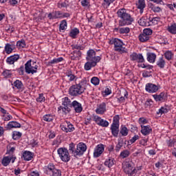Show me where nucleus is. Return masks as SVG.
Listing matches in <instances>:
<instances>
[{"mask_svg": "<svg viewBox=\"0 0 176 176\" xmlns=\"http://www.w3.org/2000/svg\"><path fill=\"white\" fill-rule=\"evenodd\" d=\"M119 116H116L113 117V123L111 126L110 129L111 130V134L113 137L117 138L119 135Z\"/></svg>", "mask_w": 176, "mask_h": 176, "instance_id": "423d86ee", "label": "nucleus"}, {"mask_svg": "<svg viewBox=\"0 0 176 176\" xmlns=\"http://www.w3.org/2000/svg\"><path fill=\"white\" fill-rule=\"evenodd\" d=\"M43 119L45 122H52L53 120V116L50 114H46L43 117Z\"/></svg>", "mask_w": 176, "mask_h": 176, "instance_id": "09e8293b", "label": "nucleus"}, {"mask_svg": "<svg viewBox=\"0 0 176 176\" xmlns=\"http://www.w3.org/2000/svg\"><path fill=\"white\" fill-rule=\"evenodd\" d=\"M79 34V29L75 28L74 29H72L69 33V36L71 38H73V39H75L76 38V35H78Z\"/></svg>", "mask_w": 176, "mask_h": 176, "instance_id": "2f4dec72", "label": "nucleus"}, {"mask_svg": "<svg viewBox=\"0 0 176 176\" xmlns=\"http://www.w3.org/2000/svg\"><path fill=\"white\" fill-rule=\"evenodd\" d=\"M120 134L122 135V137H126L129 135V129L126 126H121V129L120 131Z\"/></svg>", "mask_w": 176, "mask_h": 176, "instance_id": "c9c22d12", "label": "nucleus"}, {"mask_svg": "<svg viewBox=\"0 0 176 176\" xmlns=\"http://www.w3.org/2000/svg\"><path fill=\"white\" fill-rule=\"evenodd\" d=\"M72 108L74 109L76 113H80L83 111V107H82V104L79 102L74 100L72 102Z\"/></svg>", "mask_w": 176, "mask_h": 176, "instance_id": "dca6fc26", "label": "nucleus"}, {"mask_svg": "<svg viewBox=\"0 0 176 176\" xmlns=\"http://www.w3.org/2000/svg\"><path fill=\"white\" fill-rule=\"evenodd\" d=\"M66 27H67V21L66 20L62 21L59 26V30H65Z\"/></svg>", "mask_w": 176, "mask_h": 176, "instance_id": "13d9d810", "label": "nucleus"}, {"mask_svg": "<svg viewBox=\"0 0 176 176\" xmlns=\"http://www.w3.org/2000/svg\"><path fill=\"white\" fill-rule=\"evenodd\" d=\"M3 75L5 78H10V76H12V73L10 72V70H5L3 72Z\"/></svg>", "mask_w": 176, "mask_h": 176, "instance_id": "052dcab7", "label": "nucleus"}, {"mask_svg": "<svg viewBox=\"0 0 176 176\" xmlns=\"http://www.w3.org/2000/svg\"><path fill=\"white\" fill-rule=\"evenodd\" d=\"M32 61V60H29L25 64V71L26 74H32V75H34V74H36L38 65H35L34 66H32L31 64Z\"/></svg>", "mask_w": 176, "mask_h": 176, "instance_id": "6e6552de", "label": "nucleus"}, {"mask_svg": "<svg viewBox=\"0 0 176 176\" xmlns=\"http://www.w3.org/2000/svg\"><path fill=\"white\" fill-rule=\"evenodd\" d=\"M150 9L154 12V13H160L162 12V8L159 6H155L153 4L150 5Z\"/></svg>", "mask_w": 176, "mask_h": 176, "instance_id": "4c0bfd02", "label": "nucleus"}, {"mask_svg": "<svg viewBox=\"0 0 176 176\" xmlns=\"http://www.w3.org/2000/svg\"><path fill=\"white\" fill-rule=\"evenodd\" d=\"M19 58H20V55L14 54L7 58L6 63L7 64L12 65V64H14V63H16V61H17Z\"/></svg>", "mask_w": 176, "mask_h": 176, "instance_id": "a211bd4d", "label": "nucleus"}, {"mask_svg": "<svg viewBox=\"0 0 176 176\" xmlns=\"http://www.w3.org/2000/svg\"><path fill=\"white\" fill-rule=\"evenodd\" d=\"M167 112H168V110L162 107L158 110V111H157V114L159 115V113H160L161 115H163V113H167Z\"/></svg>", "mask_w": 176, "mask_h": 176, "instance_id": "864d4df0", "label": "nucleus"}, {"mask_svg": "<svg viewBox=\"0 0 176 176\" xmlns=\"http://www.w3.org/2000/svg\"><path fill=\"white\" fill-rule=\"evenodd\" d=\"M8 129H20L21 124L16 121H11L7 124Z\"/></svg>", "mask_w": 176, "mask_h": 176, "instance_id": "b1692460", "label": "nucleus"}, {"mask_svg": "<svg viewBox=\"0 0 176 176\" xmlns=\"http://www.w3.org/2000/svg\"><path fill=\"white\" fill-rule=\"evenodd\" d=\"M129 58L131 61H136V63H144L145 59L142 54H137V52H133L130 56Z\"/></svg>", "mask_w": 176, "mask_h": 176, "instance_id": "f8f14e48", "label": "nucleus"}, {"mask_svg": "<svg viewBox=\"0 0 176 176\" xmlns=\"http://www.w3.org/2000/svg\"><path fill=\"white\" fill-rule=\"evenodd\" d=\"M145 90L147 93H156L159 90V87L153 83L148 82L146 85Z\"/></svg>", "mask_w": 176, "mask_h": 176, "instance_id": "4468645a", "label": "nucleus"}, {"mask_svg": "<svg viewBox=\"0 0 176 176\" xmlns=\"http://www.w3.org/2000/svg\"><path fill=\"white\" fill-rule=\"evenodd\" d=\"M82 6H89V0H80Z\"/></svg>", "mask_w": 176, "mask_h": 176, "instance_id": "774afa93", "label": "nucleus"}, {"mask_svg": "<svg viewBox=\"0 0 176 176\" xmlns=\"http://www.w3.org/2000/svg\"><path fill=\"white\" fill-rule=\"evenodd\" d=\"M86 60L87 62L85 64L84 68L85 71H90L91 68L97 65L98 63L101 61V56H96L94 50H89L87 52Z\"/></svg>", "mask_w": 176, "mask_h": 176, "instance_id": "f03ea898", "label": "nucleus"}, {"mask_svg": "<svg viewBox=\"0 0 176 176\" xmlns=\"http://www.w3.org/2000/svg\"><path fill=\"white\" fill-rule=\"evenodd\" d=\"M156 60V54L155 53H147V60L148 63H155Z\"/></svg>", "mask_w": 176, "mask_h": 176, "instance_id": "c85d7f7f", "label": "nucleus"}, {"mask_svg": "<svg viewBox=\"0 0 176 176\" xmlns=\"http://www.w3.org/2000/svg\"><path fill=\"white\" fill-rule=\"evenodd\" d=\"M104 144H98L94 152V157H100L101 155H102V153L104 152Z\"/></svg>", "mask_w": 176, "mask_h": 176, "instance_id": "ddd939ff", "label": "nucleus"}, {"mask_svg": "<svg viewBox=\"0 0 176 176\" xmlns=\"http://www.w3.org/2000/svg\"><path fill=\"white\" fill-rule=\"evenodd\" d=\"M117 16L119 19L118 24L119 27H124V25H131L134 21V18L131 16V14L127 12V10L124 8H121L118 10Z\"/></svg>", "mask_w": 176, "mask_h": 176, "instance_id": "7ed1b4c3", "label": "nucleus"}, {"mask_svg": "<svg viewBox=\"0 0 176 176\" xmlns=\"http://www.w3.org/2000/svg\"><path fill=\"white\" fill-rule=\"evenodd\" d=\"M151 36H148L147 35L142 33L139 35V41L140 42H148V40L150 39Z\"/></svg>", "mask_w": 176, "mask_h": 176, "instance_id": "473e14b6", "label": "nucleus"}, {"mask_svg": "<svg viewBox=\"0 0 176 176\" xmlns=\"http://www.w3.org/2000/svg\"><path fill=\"white\" fill-rule=\"evenodd\" d=\"M91 83H92V85H94V86H98V85H100V79L98 78V77H93L91 79Z\"/></svg>", "mask_w": 176, "mask_h": 176, "instance_id": "a18cd8bd", "label": "nucleus"}, {"mask_svg": "<svg viewBox=\"0 0 176 176\" xmlns=\"http://www.w3.org/2000/svg\"><path fill=\"white\" fill-rule=\"evenodd\" d=\"M120 156L122 159H126V157H129V156H130V151H129V150H124L121 152Z\"/></svg>", "mask_w": 176, "mask_h": 176, "instance_id": "49530a36", "label": "nucleus"}, {"mask_svg": "<svg viewBox=\"0 0 176 176\" xmlns=\"http://www.w3.org/2000/svg\"><path fill=\"white\" fill-rule=\"evenodd\" d=\"M21 135L23 134L19 131H14L12 133V138L13 140H19V138H21Z\"/></svg>", "mask_w": 176, "mask_h": 176, "instance_id": "37998d69", "label": "nucleus"}, {"mask_svg": "<svg viewBox=\"0 0 176 176\" xmlns=\"http://www.w3.org/2000/svg\"><path fill=\"white\" fill-rule=\"evenodd\" d=\"M19 58H20V55L14 54L7 58L6 63L7 64L12 65V64H14V63H16V61H17Z\"/></svg>", "mask_w": 176, "mask_h": 176, "instance_id": "f3484780", "label": "nucleus"}, {"mask_svg": "<svg viewBox=\"0 0 176 176\" xmlns=\"http://www.w3.org/2000/svg\"><path fill=\"white\" fill-rule=\"evenodd\" d=\"M52 176H61V170L58 169H55L52 172Z\"/></svg>", "mask_w": 176, "mask_h": 176, "instance_id": "bf43d9fd", "label": "nucleus"}, {"mask_svg": "<svg viewBox=\"0 0 176 176\" xmlns=\"http://www.w3.org/2000/svg\"><path fill=\"white\" fill-rule=\"evenodd\" d=\"M36 101L38 102H43V101H45V97L43 94H39V97L36 98Z\"/></svg>", "mask_w": 176, "mask_h": 176, "instance_id": "680f3d73", "label": "nucleus"}, {"mask_svg": "<svg viewBox=\"0 0 176 176\" xmlns=\"http://www.w3.org/2000/svg\"><path fill=\"white\" fill-rule=\"evenodd\" d=\"M47 168L50 171H51V173H52V171H54V170L56 169L53 164H50L47 166Z\"/></svg>", "mask_w": 176, "mask_h": 176, "instance_id": "338daca9", "label": "nucleus"}, {"mask_svg": "<svg viewBox=\"0 0 176 176\" xmlns=\"http://www.w3.org/2000/svg\"><path fill=\"white\" fill-rule=\"evenodd\" d=\"M16 46L19 48L25 47V41H24V39H22L21 41H17Z\"/></svg>", "mask_w": 176, "mask_h": 176, "instance_id": "3c124183", "label": "nucleus"}, {"mask_svg": "<svg viewBox=\"0 0 176 176\" xmlns=\"http://www.w3.org/2000/svg\"><path fill=\"white\" fill-rule=\"evenodd\" d=\"M153 97L157 102H164V101H167V94L166 92H161L159 95H153Z\"/></svg>", "mask_w": 176, "mask_h": 176, "instance_id": "2eb2a0df", "label": "nucleus"}, {"mask_svg": "<svg viewBox=\"0 0 176 176\" xmlns=\"http://www.w3.org/2000/svg\"><path fill=\"white\" fill-rule=\"evenodd\" d=\"M122 168L125 174H128L129 175H134V174H135V171H137L135 168L133 167L131 164L129 162H125L122 166Z\"/></svg>", "mask_w": 176, "mask_h": 176, "instance_id": "1a4fd4ad", "label": "nucleus"}, {"mask_svg": "<svg viewBox=\"0 0 176 176\" xmlns=\"http://www.w3.org/2000/svg\"><path fill=\"white\" fill-rule=\"evenodd\" d=\"M57 152L62 162H64L65 163H68V162L71 160V156H69L68 149H67L66 148H59Z\"/></svg>", "mask_w": 176, "mask_h": 176, "instance_id": "0eeeda50", "label": "nucleus"}, {"mask_svg": "<svg viewBox=\"0 0 176 176\" xmlns=\"http://www.w3.org/2000/svg\"><path fill=\"white\" fill-rule=\"evenodd\" d=\"M138 24H140V25L142 27H146L148 25V21L145 18H141L138 21Z\"/></svg>", "mask_w": 176, "mask_h": 176, "instance_id": "ea45409f", "label": "nucleus"}, {"mask_svg": "<svg viewBox=\"0 0 176 176\" xmlns=\"http://www.w3.org/2000/svg\"><path fill=\"white\" fill-rule=\"evenodd\" d=\"M141 133L143 134V135H149L151 133H152V128H151V126H144L141 125Z\"/></svg>", "mask_w": 176, "mask_h": 176, "instance_id": "6ab92c4d", "label": "nucleus"}, {"mask_svg": "<svg viewBox=\"0 0 176 176\" xmlns=\"http://www.w3.org/2000/svg\"><path fill=\"white\" fill-rule=\"evenodd\" d=\"M152 32L153 31L151 28H146L143 30V34L147 36H151V35H152Z\"/></svg>", "mask_w": 176, "mask_h": 176, "instance_id": "603ef678", "label": "nucleus"}, {"mask_svg": "<svg viewBox=\"0 0 176 176\" xmlns=\"http://www.w3.org/2000/svg\"><path fill=\"white\" fill-rule=\"evenodd\" d=\"M65 75L69 78V82H74V80L75 79H78V78H76V76H75L74 74H72V71H71V70H68L65 73Z\"/></svg>", "mask_w": 176, "mask_h": 176, "instance_id": "bb28decb", "label": "nucleus"}, {"mask_svg": "<svg viewBox=\"0 0 176 176\" xmlns=\"http://www.w3.org/2000/svg\"><path fill=\"white\" fill-rule=\"evenodd\" d=\"M23 157L24 160H26L27 162H30V160H32V153L31 151H25L23 153Z\"/></svg>", "mask_w": 176, "mask_h": 176, "instance_id": "393cba45", "label": "nucleus"}, {"mask_svg": "<svg viewBox=\"0 0 176 176\" xmlns=\"http://www.w3.org/2000/svg\"><path fill=\"white\" fill-rule=\"evenodd\" d=\"M104 97H107V96H109V94H112V89L111 87H107L104 91Z\"/></svg>", "mask_w": 176, "mask_h": 176, "instance_id": "4d7b16f0", "label": "nucleus"}, {"mask_svg": "<svg viewBox=\"0 0 176 176\" xmlns=\"http://www.w3.org/2000/svg\"><path fill=\"white\" fill-rule=\"evenodd\" d=\"M152 104H153V101H152V100H151V99L148 100L145 102V107L146 108H148V107H152Z\"/></svg>", "mask_w": 176, "mask_h": 176, "instance_id": "e2e57ef3", "label": "nucleus"}, {"mask_svg": "<svg viewBox=\"0 0 176 176\" xmlns=\"http://www.w3.org/2000/svg\"><path fill=\"white\" fill-rule=\"evenodd\" d=\"M64 58L63 57L57 58H54L51 61L48 62L49 65H52L53 64H58V63H61Z\"/></svg>", "mask_w": 176, "mask_h": 176, "instance_id": "e433bc0d", "label": "nucleus"}, {"mask_svg": "<svg viewBox=\"0 0 176 176\" xmlns=\"http://www.w3.org/2000/svg\"><path fill=\"white\" fill-rule=\"evenodd\" d=\"M60 127L65 133H72L75 130L74 125L68 121H65L60 124Z\"/></svg>", "mask_w": 176, "mask_h": 176, "instance_id": "9d476101", "label": "nucleus"}, {"mask_svg": "<svg viewBox=\"0 0 176 176\" xmlns=\"http://www.w3.org/2000/svg\"><path fill=\"white\" fill-rule=\"evenodd\" d=\"M99 126H101L102 127H108L109 126V122L107 120H104V119H102L99 122Z\"/></svg>", "mask_w": 176, "mask_h": 176, "instance_id": "8fccbe9b", "label": "nucleus"}, {"mask_svg": "<svg viewBox=\"0 0 176 176\" xmlns=\"http://www.w3.org/2000/svg\"><path fill=\"white\" fill-rule=\"evenodd\" d=\"M110 45H114L115 52H118V53H126V48L123 47L124 45L123 41L119 38H113L109 41Z\"/></svg>", "mask_w": 176, "mask_h": 176, "instance_id": "39448f33", "label": "nucleus"}, {"mask_svg": "<svg viewBox=\"0 0 176 176\" xmlns=\"http://www.w3.org/2000/svg\"><path fill=\"white\" fill-rule=\"evenodd\" d=\"M69 151L72 152L73 155H74L75 157H76V149H75V144L70 143L69 145Z\"/></svg>", "mask_w": 176, "mask_h": 176, "instance_id": "58836bf2", "label": "nucleus"}, {"mask_svg": "<svg viewBox=\"0 0 176 176\" xmlns=\"http://www.w3.org/2000/svg\"><path fill=\"white\" fill-rule=\"evenodd\" d=\"M58 8L60 9L67 8L68 6V1L65 0L63 2L59 1L57 4Z\"/></svg>", "mask_w": 176, "mask_h": 176, "instance_id": "79ce46f5", "label": "nucleus"}, {"mask_svg": "<svg viewBox=\"0 0 176 176\" xmlns=\"http://www.w3.org/2000/svg\"><path fill=\"white\" fill-rule=\"evenodd\" d=\"M12 159H10V157H3L1 160V164L4 166V167H7V166H9L10 164Z\"/></svg>", "mask_w": 176, "mask_h": 176, "instance_id": "c756f323", "label": "nucleus"}, {"mask_svg": "<svg viewBox=\"0 0 176 176\" xmlns=\"http://www.w3.org/2000/svg\"><path fill=\"white\" fill-rule=\"evenodd\" d=\"M87 87V79L82 78L78 84L73 85L69 88V94L72 97L82 96Z\"/></svg>", "mask_w": 176, "mask_h": 176, "instance_id": "f257e3e1", "label": "nucleus"}, {"mask_svg": "<svg viewBox=\"0 0 176 176\" xmlns=\"http://www.w3.org/2000/svg\"><path fill=\"white\" fill-rule=\"evenodd\" d=\"M167 31L170 32V34H173V35L176 34V23H173L170 26H168Z\"/></svg>", "mask_w": 176, "mask_h": 176, "instance_id": "7c9ffc66", "label": "nucleus"}, {"mask_svg": "<svg viewBox=\"0 0 176 176\" xmlns=\"http://www.w3.org/2000/svg\"><path fill=\"white\" fill-rule=\"evenodd\" d=\"M173 56H174V54H173V52H171V51H166L164 53V57L168 61H170V60H171V58H173Z\"/></svg>", "mask_w": 176, "mask_h": 176, "instance_id": "a19ab883", "label": "nucleus"}, {"mask_svg": "<svg viewBox=\"0 0 176 176\" xmlns=\"http://www.w3.org/2000/svg\"><path fill=\"white\" fill-rule=\"evenodd\" d=\"M73 56H72V60H76V58L80 57L82 56V52L80 50H74L72 53Z\"/></svg>", "mask_w": 176, "mask_h": 176, "instance_id": "72a5a7b5", "label": "nucleus"}, {"mask_svg": "<svg viewBox=\"0 0 176 176\" xmlns=\"http://www.w3.org/2000/svg\"><path fill=\"white\" fill-rule=\"evenodd\" d=\"M15 151H16V148L12 147L11 148L7 151L6 155H13Z\"/></svg>", "mask_w": 176, "mask_h": 176, "instance_id": "0e129e2a", "label": "nucleus"}, {"mask_svg": "<svg viewBox=\"0 0 176 176\" xmlns=\"http://www.w3.org/2000/svg\"><path fill=\"white\" fill-rule=\"evenodd\" d=\"M14 49H15V45L13 44L7 43L6 45L5 50L7 54H10V53H12V52H13V50H14Z\"/></svg>", "mask_w": 176, "mask_h": 176, "instance_id": "a878e982", "label": "nucleus"}, {"mask_svg": "<svg viewBox=\"0 0 176 176\" xmlns=\"http://www.w3.org/2000/svg\"><path fill=\"white\" fill-rule=\"evenodd\" d=\"M105 111H107V104L105 102H102L99 104L98 108H97L96 110V112L99 115H102Z\"/></svg>", "mask_w": 176, "mask_h": 176, "instance_id": "aec40b11", "label": "nucleus"}, {"mask_svg": "<svg viewBox=\"0 0 176 176\" xmlns=\"http://www.w3.org/2000/svg\"><path fill=\"white\" fill-rule=\"evenodd\" d=\"M130 32V28H121L119 29V34H129Z\"/></svg>", "mask_w": 176, "mask_h": 176, "instance_id": "de8ad7c7", "label": "nucleus"}, {"mask_svg": "<svg viewBox=\"0 0 176 176\" xmlns=\"http://www.w3.org/2000/svg\"><path fill=\"white\" fill-rule=\"evenodd\" d=\"M157 65L161 69H164V67H166V60H164V58H163V57H161L158 59V60L157 61Z\"/></svg>", "mask_w": 176, "mask_h": 176, "instance_id": "cd10ccee", "label": "nucleus"}, {"mask_svg": "<svg viewBox=\"0 0 176 176\" xmlns=\"http://www.w3.org/2000/svg\"><path fill=\"white\" fill-rule=\"evenodd\" d=\"M116 164V161L115 160V159L111 157L107 159L106 161L104 162V166H106V167H108L109 168H111V167H112V166H113V164Z\"/></svg>", "mask_w": 176, "mask_h": 176, "instance_id": "5701e85b", "label": "nucleus"}, {"mask_svg": "<svg viewBox=\"0 0 176 176\" xmlns=\"http://www.w3.org/2000/svg\"><path fill=\"white\" fill-rule=\"evenodd\" d=\"M53 14L54 19H60V17H63V13L60 11L53 12Z\"/></svg>", "mask_w": 176, "mask_h": 176, "instance_id": "6e6d98bb", "label": "nucleus"}, {"mask_svg": "<svg viewBox=\"0 0 176 176\" xmlns=\"http://www.w3.org/2000/svg\"><path fill=\"white\" fill-rule=\"evenodd\" d=\"M127 96H129V92H127V91H124V96H121L120 98H118V102H124V101H126V98H127ZM124 97H126V98Z\"/></svg>", "mask_w": 176, "mask_h": 176, "instance_id": "c03bdc74", "label": "nucleus"}, {"mask_svg": "<svg viewBox=\"0 0 176 176\" xmlns=\"http://www.w3.org/2000/svg\"><path fill=\"white\" fill-rule=\"evenodd\" d=\"M72 108V102H71V99L65 97L62 99V106L58 107V111H62L63 115H68L71 113Z\"/></svg>", "mask_w": 176, "mask_h": 176, "instance_id": "20e7f679", "label": "nucleus"}, {"mask_svg": "<svg viewBox=\"0 0 176 176\" xmlns=\"http://www.w3.org/2000/svg\"><path fill=\"white\" fill-rule=\"evenodd\" d=\"M137 140H140V136L138 135H135L129 142L128 143L131 144H134Z\"/></svg>", "mask_w": 176, "mask_h": 176, "instance_id": "5fc2aeb1", "label": "nucleus"}, {"mask_svg": "<svg viewBox=\"0 0 176 176\" xmlns=\"http://www.w3.org/2000/svg\"><path fill=\"white\" fill-rule=\"evenodd\" d=\"M19 75H24V66H21L20 68L17 69Z\"/></svg>", "mask_w": 176, "mask_h": 176, "instance_id": "69168bd1", "label": "nucleus"}, {"mask_svg": "<svg viewBox=\"0 0 176 176\" xmlns=\"http://www.w3.org/2000/svg\"><path fill=\"white\" fill-rule=\"evenodd\" d=\"M14 87H16L18 90H21V91H24V84L20 80H16L14 82Z\"/></svg>", "mask_w": 176, "mask_h": 176, "instance_id": "4be33fe9", "label": "nucleus"}, {"mask_svg": "<svg viewBox=\"0 0 176 176\" xmlns=\"http://www.w3.org/2000/svg\"><path fill=\"white\" fill-rule=\"evenodd\" d=\"M123 144H124V141L123 140V138L118 139V143L116 146V152H119V151H120V149L122 148V146H123Z\"/></svg>", "mask_w": 176, "mask_h": 176, "instance_id": "f704fd0d", "label": "nucleus"}, {"mask_svg": "<svg viewBox=\"0 0 176 176\" xmlns=\"http://www.w3.org/2000/svg\"><path fill=\"white\" fill-rule=\"evenodd\" d=\"M136 6L138 9H140V13H144V9H145V6H146L145 0H138V3H136Z\"/></svg>", "mask_w": 176, "mask_h": 176, "instance_id": "412c9836", "label": "nucleus"}, {"mask_svg": "<svg viewBox=\"0 0 176 176\" xmlns=\"http://www.w3.org/2000/svg\"><path fill=\"white\" fill-rule=\"evenodd\" d=\"M87 149V146L83 142H80L77 144L76 149V156H82Z\"/></svg>", "mask_w": 176, "mask_h": 176, "instance_id": "9b49d317", "label": "nucleus"}]
</instances>
